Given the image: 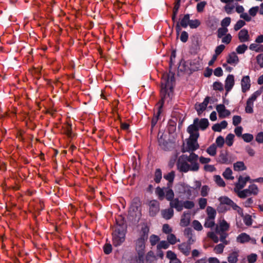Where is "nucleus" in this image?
Instances as JSON below:
<instances>
[{"mask_svg":"<svg viewBox=\"0 0 263 263\" xmlns=\"http://www.w3.org/2000/svg\"><path fill=\"white\" fill-rule=\"evenodd\" d=\"M218 161L222 164L228 163L229 160L227 155L224 153H221L219 156Z\"/></svg>","mask_w":263,"mask_h":263,"instance_id":"42","label":"nucleus"},{"mask_svg":"<svg viewBox=\"0 0 263 263\" xmlns=\"http://www.w3.org/2000/svg\"><path fill=\"white\" fill-rule=\"evenodd\" d=\"M209 123L207 119L203 118L199 120L198 126L202 130H205L209 126Z\"/></svg>","mask_w":263,"mask_h":263,"instance_id":"28","label":"nucleus"},{"mask_svg":"<svg viewBox=\"0 0 263 263\" xmlns=\"http://www.w3.org/2000/svg\"><path fill=\"white\" fill-rule=\"evenodd\" d=\"M141 205V202L139 198L136 197L134 198L132 201L131 204V208L133 209V211H137L138 210L139 208L140 207Z\"/></svg>","mask_w":263,"mask_h":263,"instance_id":"24","label":"nucleus"},{"mask_svg":"<svg viewBox=\"0 0 263 263\" xmlns=\"http://www.w3.org/2000/svg\"><path fill=\"white\" fill-rule=\"evenodd\" d=\"M216 143L219 147H222L224 143V139L223 137L219 136L216 140Z\"/></svg>","mask_w":263,"mask_h":263,"instance_id":"60","label":"nucleus"},{"mask_svg":"<svg viewBox=\"0 0 263 263\" xmlns=\"http://www.w3.org/2000/svg\"><path fill=\"white\" fill-rule=\"evenodd\" d=\"M225 106L223 104L217 105L216 107L217 111L218 113L219 117L220 118H224V116L222 115V111H224Z\"/></svg>","mask_w":263,"mask_h":263,"instance_id":"36","label":"nucleus"},{"mask_svg":"<svg viewBox=\"0 0 263 263\" xmlns=\"http://www.w3.org/2000/svg\"><path fill=\"white\" fill-rule=\"evenodd\" d=\"M149 213L151 216H155L159 211V203L155 200H153L149 203Z\"/></svg>","mask_w":263,"mask_h":263,"instance_id":"8","label":"nucleus"},{"mask_svg":"<svg viewBox=\"0 0 263 263\" xmlns=\"http://www.w3.org/2000/svg\"><path fill=\"white\" fill-rule=\"evenodd\" d=\"M162 178V172L160 168H157L155 172L154 180L157 183H159Z\"/></svg>","mask_w":263,"mask_h":263,"instance_id":"31","label":"nucleus"},{"mask_svg":"<svg viewBox=\"0 0 263 263\" xmlns=\"http://www.w3.org/2000/svg\"><path fill=\"white\" fill-rule=\"evenodd\" d=\"M234 85V77L232 74H229L225 81L224 87L226 91H230Z\"/></svg>","mask_w":263,"mask_h":263,"instance_id":"12","label":"nucleus"},{"mask_svg":"<svg viewBox=\"0 0 263 263\" xmlns=\"http://www.w3.org/2000/svg\"><path fill=\"white\" fill-rule=\"evenodd\" d=\"M169 247L168 243L166 241H161L157 245V248L158 250L161 249H166Z\"/></svg>","mask_w":263,"mask_h":263,"instance_id":"55","label":"nucleus"},{"mask_svg":"<svg viewBox=\"0 0 263 263\" xmlns=\"http://www.w3.org/2000/svg\"><path fill=\"white\" fill-rule=\"evenodd\" d=\"M220 202L222 204H227L228 205H230L231 203H232V200L229 198L228 197L224 196V197H221L219 199Z\"/></svg>","mask_w":263,"mask_h":263,"instance_id":"46","label":"nucleus"},{"mask_svg":"<svg viewBox=\"0 0 263 263\" xmlns=\"http://www.w3.org/2000/svg\"><path fill=\"white\" fill-rule=\"evenodd\" d=\"M199 121L198 118H195L194 120L193 124L190 125L187 128V132L190 134V137H194L197 135L199 137V134L198 132L199 127L198 126Z\"/></svg>","mask_w":263,"mask_h":263,"instance_id":"5","label":"nucleus"},{"mask_svg":"<svg viewBox=\"0 0 263 263\" xmlns=\"http://www.w3.org/2000/svg\"><path fill=\"white\" fill-rule=\"evenodd\" d=\"M156 194L158 196L159 199L162 200L165 197V193L164 189H162L160 187H157L156 189Z\"/></svg>","mask_w":263,"mask_h":263,"instance_id":"33","label":"nucleus"},{"mask_svg":"<svg viewBox=\"0 0 263 263\" xmlns=\"http://www.w3.org/2000/svg\"><path fill=\"white\" fill-rule=\"evenodd\" d=\"M165 190V198L168 201H172L173 199H174V193L173 191L170 189V187H167V188H164Z\"/></svg>","mask_w":263,"mask_h":263,"instance_id":"30","label":"nucleus"},{"mask_svg":"<svg viewBox=\"0 0 263 263\" xmlns=\"http://www.w3.org/2000/svg\"><path fill=\"white\" fill-rule=\"evenodd\" d=\"M243 140L246 142H250L253 139V136L250 134H244L242 135Z\"/></svg>","mask_w":263,"mask_h":263,"instance_id":"53","label":"nucleus"},{"mask_svg":"<svg viewBox=\"0 0 263 263\" xmlns=\"http://www.w3.org/2000/svg\"><path fill=\"white\" fill-rule=\"evenodd\" d=\"M170 206L173 209L175 208L178 212H180L183 210L182 201L179 200L178 198H174L170 202Z\"/></svg>","mask_w":263,"mask_h":263,"instance_id":"11","label":"nucleus"},{"mask_svg":"<svg viewBox=\"0 0 263 263\" xmlns=\"http://www.w3.org/2000/svg\"><path fill=\"white\" fill-rule=\"evenodd\" d=\"M229 224L224 220L220 222L219 226H217L215 228L216 233L220 232V231L226 232L229 230Z\"/></svg>","mask_w":263,"mask_h":263,"instance_id":"19","label":"nucleus"},{"mask_svg":"<svg viewBox=\"0 0 263 263\" xmlns=\"http://www.w3.org/2000/svg\"><path fill=\"white\" fill-rule=\"evenodd\" d=\"M217 37L221 39L223 43L228 44L232 40L231 34H217Z\"/></svg>","mask_w":263,"mask_h":263,"instance_id":"22","label":"nucleus"},{"mask_svg":"<svg viewBox=\"0 0 263 263\" xmlns=\"http://www.w3.org/2000/svg\"><path fill=\"white\" fill-rule=\"evenodd\" d=\"M250 195L251 194L249 192L248 189L238 192V196L241 198H245Z\"/></svg>","mask_w":263,"mask_h":263,"instance_id":"49","label":"nucleus"},{"mask_svg":"<svg viewBox=\"0 0 263 263\" xmlns=\"http://www.w3.org/2000/svg\"><path fill=\"white\" fill-rule=\"evenodd\" d=\"M234 170L236 171H245L247 167L242 161H238L234 164Z\"/></svg>","mask_w":263,"mask_h":263,"instance_id":"26","label":"nucleus"},{"mask_svg":"<svg viewBox=\"0 0 263 263\" xmlns=\"http://www.w3.org/2000/svg\"><path fill=\"white\" fill-rule=\"evenodd\" d=\"M248 190L251 194H253L254 195H256L258 192V189L257 185L254 184L249 185Z\"/></svg>","mask_w":263,"mask_h":263,"instance_id":"37","label":"nucleus"},{"mask_svg":"<svg viewBox=\"0 0 263 263\" xmlns=\"http://www.w3.org/2000/svg\"><path fill=\"white\" fill-rule=\"evenodd\" d=\"M220 235V240L225 245L228 244V241L226 240V237L228 236V234L226 232L220 231V232L216 233Z\"/></svg>","mask_w":263,"mask_h":263,"instance_id":"47","label":"nucleus"},{"mask_svg":"<svg viewBox=\"0 0 263 263\" xmlns=\"http://www.w3.org/2000/svg\"><path fill=\"white\" fill-rule=\"evenodd\" d=\"M146 240L138 238L136 241V249L139 256H142L144 253L145 243Z\"/></svg>","mask_w":263,"mask_h":263,"instance_id":"10","label":"nucleus"},{"mask_svg":"<svg viewBox=\"0 0 263 263\" xmlns=\"http://www.w3.org/2000/svg\"><path fill=\"white\" fill-rule=\"evenodd\" d=\"M178 249L184 255L188 256L190 253L191 247L190 245L183 242L178 245Z\"/></svg>","mask_w":263,"mask_h":263,"instance_id":"17","label":"nucleus"},{"mask_svg":"<svg viewBox=\"0 0 263 263\" xmlns=\"http://www.w3.org/2000/svg\"><path fill=\"white\" fill-rule=\"evenodd\" d=\"M213 89L215 90L222 91L223 90L222 84L219 82H215L213 84Z\"/></svg>","mask_w":263,"mask_h":263,"instance_id":"54","label":"nucleus"},{"mask_svg":"<svg viewBox=\"0 0 263 263\" xmlns=\"http://www.w3.org/2000/svg\"><path fill=\"white\" fill-rule=\"evenodd\" d=\"M206 152L211 156H214L216 154V146L213 144L206 149Z\"/></svg>","mask_w":263,"mask_h":263,"instance_id":"39","label":"nucleus"},{"mask_svg":"<svg viewBox=\"0 0 263 263\" xmlns=\"http://www.w3.org/2000/svg\"><path fill=\"white\" fill-rule=\"evenodd\" d=\"M206 5V2L205 1L201 2L197 5V10L198 12H202L205 6Z\"/></svg>","mask_w":263,"mask_h":263,"instance_id":"59","label":"nucleus"},{"mask_svg":"<svg viewBox=\"0 0 263 263\" xmlns=\"http://www.w3.org/2000/svg\"><path fill=\"white\" fill-rule=\"evenodd\" d=\"M193 227L197 231H201L202 229V225L198 220H196L193 221Z\"/></svg>","mask_w":263,"mask_h":263,"instance_id":"62","label":"nucleus"},{"mask_svg":"<svg viewBox=\"0 0 263 263\" xmlns=\"http://www.w3.org/2000/svg\"><path fill=\"white\" fill-rule=\"evenodd\" d=\"M210 191V188L208 185H203L201 187V195L202 197H205L208 195V192Z\"/></svg>","mask_w":263,"mask_h":263,"instance_id":"57","label":"nucleus"},{"mask_svg":"<svg viewBox=\"0 0 263 263\" xmlns=\"http://www.w3.org/2000/svg\"><path fill=\"white\" fill-rule=\"evenodd\" d=\"M116 225L112 233V243L115 247L120 246L125 240L126 224L121 216L116 219Z\"/></svg>","mask_w":263,"mask_h":263,"instance_id":"2","label":"nucleus"},{"mask_svg":"<svg viewBox=\"0 0 263 263\" xmlns=\"http://www.w3.org/2000/svg\"><path fill=\"white\" fill-rule=\"evenodd\" d=\"M250 237L246 233H242L237 237V241L241 243L249 242Z\"/></svg>","mask_w":263,"mask_h":263,"instance_id":"21","label":"nucleus"},{"mask_svg":"<svg viewBox=\"0 0 263 263\" xmlns=\"http://www.w3.org/2000/svg\"><path fill=\"white\" fill-rule=\"evenodd\" d=\"M149 228L146 224H143L142 226L139 238L147 240L148 239Z\"/></svg>","mask_w":263,"mask_h":263,"instance_id":"14","label":"nucleus"},{"mask_svg":"<svg viewBox=\"0 0 263 263\" xmlns=\"http://www.w3.org/2000/svg\"><path fill=\"white\" fill-rule=\"evenodd\" d=\"M238 38L241 42L249 41L250 36L249 34H238Z\"/></svg>","mask_w":263,"mask_h":263,"instance_id":"58","label":"nucleus"},{"mask_svg":"<svg viewBox=\"0 0 263 263\" xmlns=\"http://www.w3.org/2000/svg\"><path fill=\"white\" fill-rule=\"evenodd\" d=\"M210 97H206L204 99L203 102L201 103H196L195 105L196 110H197L198 114H201L204 110H205L209 101Z\"/></svg>","mask_w":263,"mask_h":263,"instance_id":"9","label":"nucleus"},{"mask_svg":"<svg viewBox=\"0 0 263 263\" xmlns=\"http://www.w3.org/2000/svg\"><path fill=\"white\" fill-rule=\"evenodd\" d=\"M256 61L260 67H263V54L261 53L256 57Z\"/></svg>","mask_w":263,"mask_h":263,"instance_id":"64","label":"nucleus"},{"mask_svg":"<svg viewBox=\"0 0 263 263\" xmlns=\"http://www.w3.org/2000/svg\"><path fill=\"white\" fill-rule=\"evenodd\" d=\"M239 62V58L235 52L230 53L227 58V62L233 65L237 64Z\"/></svg>","mask_w":263,"mask_h":263,"instance_id":"15","label":"nucleus"},{"mask_svg":"<svg viewBox=\"0 0 263 263\" xmlns=\"http://www.w3.org/2000/svg\"><path fill=\"white\" fill-rule=\"evenodd\" d=\"M104 252L106 254H110L112 251V246L110 243H106L103 247Z\"/></svg>","mask_w":263,"mask_h":263,"instance_id":"61","label":"nucleus"},{"mask_svg":"<svg viewBox=\"0 0 263 263\" xmlns=\"http://www.w3.org/2000/svg\"><path fill=\"white\" fill-rule=\"evenodd\" d=\"M191 40L192 46L191 48V52L195 54L196 53L199 49L201 41L200 40L199 36L197 34L193 35L191 37Z\"/></svg>","mask_w":263,"mask_h":263,"instance_id":"6","label":"nucleus"},{"mask_svg":"<svg viewBox=\"0 0 263 263\" xmlns=\"http://www.w3.org/2000/svg\"><path fill=\"white\" fill-rule=\"evenodd\" d=\"M232 171L230 168H227L223 173V176L227 179H233L234 177L232 176Z\"/></svg>","mask_w":263,"mask_h":263,"instance_id":"34","label":"nucleus"},{"mask_svg":"<svg viewBox=\"0 0 263 263\" xmlns=\"http://www.w3.org/2000/svg\"><path fill=\"white\" fill-rule=\"evenodd\" d=\"M161 212L163 217L166 219H171L174 215V210L171 208L162 210Z\"/></svg>","mask_w":263,"mask_h":263,"instance_id":"23","label":"nucleus"},{"mask_svg":"<svg viewBox=\"0 0 263 263\" xmlns=\"http://www.w3.org/2000/svg\"><path fill=\"white\" fill-rule=\"evenodd\" d=\"M200 24V22L198 20H190L189 26L191 28H196Z\"/></svg>","mask_w":263,"mask_h":263,"instance_id":"52","label":"nucleus"},{"mask_svg":"<svg viewBox=\"0 0 263 263\" xmlns=\"http://www.w3.org/2000/svg\"><path fill=\"white\" fill-rule=\"evenodd\" d=\"M214 177L215 181L218 186L221 187H224L226 186L224 180L219 175H215Z\"/></svg>","mask_w":263,"mask_h":263,"instance_id":"32","label":"nucleus"},{"mask_svg":"<svg viewBox=\"0 0 263 263\" xmlns=\"http://www.w3.org/2000/svg\"><path fill=\"white\" fill-rule=\"evenodd\" d=\"M241 89L243 92H246L248 90L251 86L250 80L248 76L242 78L241 81Z\"/></svg>","mask_w":263,"mask_h":263,"instance_id":"13","label":"nucleus"},{"mask_svg":"<svg viewBox=\"0 0 263 263\" xmlns=\"http://www.w3.org/2000/svg\"><path fill=\"white\" fill-rule=\"evenodd\" d=\"M175 176V173L174 171H172L168 174L164 175L163 177L165 179L168 181L167 186L168 187H171L172 185L173 182L174 180V178Z\"/></svg>","mask_w":263,"mask_h":263,"instance_id":"20","label":"nucleus"},{"mask_svg":"<svg viewBox=\"0 0 263 263\" xmlns=\"http://www.w3.org/2000/svg\"><path fill=\"white\" fill-rule=\"evenodd\" d=\"M250 49L252 50L255 51L256 52H262L263 51V46L258 45L256 44H251L249 47Z\"/></svg>","mask_w":263,"mask_h":263,"instance_id":"35","label":"nucleus"},{"mask_svg":"<svg viewBox=\"0 0 263 263\" xmlns=\"http://www.w3.org/2000/svg\"><path fill=\"white\" fill-rule=\"evenodd\" d=\"M206 212L208 218L210 219H214L215 217L216 212V210L211 206H208L206 208Z\"/></svg>","mask_w":263,"mask_h":263,"instance_id":"29","label":"nucleus"},{"mask_svg":"<svg viewBox=\"0 0 263 263\" xmlns=\"http://www.w3.org/2000/svg\"><path fill=\"white\" fill-rule=\"evenodd\" d=\"M71 125L67 124L64 127V133L69 137H72Z\"/></svg>","mask_w":263,"mask_h":263,"instance_id":"44","label":"nucleus"},{"mask_svg":"<svg viewBox=\"0 0 263 263\" xmlns=\"http://www.w3.org/2000/svg\"><path fill=\"white\" fill-rule=\"evenodd\" d=\"M255 140L258 143H263V132L258 133L255 137Z\"/></svg>","mask_w":263,"mask_h":263,"instance_id":"63","label":"nucleus"},{"mask_svg":"<svg viewBox=\"0 0 263 263\" xmlns=\"http://www.w3.org/2000/svg\"><path fill=\"white\" fill-rule=\"evenodd\" d=\"M178 170L182 172H187L189 171H193L192 170V165L189 164L187 161L179 160L177 163Z\"/></svg>","mask_w":263,"mask_h":263,"instance_id":"7","label":"nucleus"},{"mask_svg":"<svg viewBox=\"0 0 263 263\" xmlns=\"http://www.w3.org/2000/svg\"><path fill=\"white\" fill-rule=\"evenodd\" d=\"M199 138L197 135L194 137H189L186 141V145L182 149V152L185 153L186 152H194L199 147V145L197 142V139Z\"/></svg>","mask_w":263,"mask_h":263,"instance_id":"3","label":"nucleus"},{"mask_svg":"<svg viewBox=\"0 0 263 263\" xmlns=\"http://www.w3.org/2000/svg\"><path fill=\"white\" fill-rule=\"evenodd\" d=\"M248 49V46L245 44H242L239 45L236 50L237 53L238 54H242L243 53Z\"/></svg>","mask_w":263,"mask_h":263,"instance_id":"45","label":"nucleus"},{"mask_svg":"<svg viewBox=\"0 0 263 263\" xmlns=\"http://www.w3.org/2000/svg\"><path fill=\"white\" fill-rule=\"evenodd\" d=\"M175 82L174 73L172 72L171 74L168 73H164L162 77L161 89V100L157 103L158 111L156 115H154L151 121V132H152L153 128L157 124L159 119V117L161 113V109L164 102V99L167 95L170 96V93L167 92L169 89L170 92L173 91V82Z\"/></svg>","mask_w":263,"mask_h":263,"instance_id":"1","label":"nucleus"},{"mask_svg":"<svg viewBox=\"0 0 263 263\" xmlns=\"http://www.w3.org/2000/svg\"><path fill=\"white\" fill-rule=\"evenodd\" d=\"M250 179V178L249 176H247L244 178L240 176L238 178V182L235 184L236 188L238 190L242 189L245 186L247 181H249Z\"/></svg>","mask_w":263,"mask_h":263,"instance_id":"16","label":"nucleus"},{"mask_svg":"<svg viewBox=\"0 0 263 263\" xmlns=\"http://www.w3.org/2000/svg\"><path fill=\"white\" fill-rule=\"evenodd\" d=\"M253 103L247 100L246 106L245 107V111L247 113L252 114L253 112Z\"/></svg>","mask_w":263,"mask_h":263,"instance_id":"41","label":"nucleus"},{"mask_svg":"<svg viewBox=\"0 0 263 263\" xmlns=\"http://www.w3.org/2000/svg\"><path fill=\"white\" fill-rule=\"evenodd\" d=\"M198 204L201 209H204L207 204V199L204 198H200L198 199Z\"/></svg>","mask_w":263,"mask_h":263,"instance_id":"50","label":"nucleus"},{"mask_svg":"<svg viewBox=\"0 0 263 263\" xmlns=\"http://www.w3.org/2000/svg\"><path fill=\"white\" fill-rule=\"evenodd\" d=\"M245 21L242 20H239L237 22L236 24L234 26V30L235 31H238L239 29H240L242 27H243L245 25Z\"/></svg>","mask_w":263,"mask_h":263,"instance_id":"56","label":"nucleus"},{"mask_svg":"<svg viewBox=\"0 0 263 263\" xmlns=\"http://www.w3.org/2000/svg\"><path fill=\"white\" fill-rule=\"evenodd\" d=\"M190 222V213L184 212L180 220V225L182 227L187 226Z\"/></svg>","mask_w":263,"mask_h":263,"instance_id":"18","label":"nucleus"},{"mask_svg":"<svg viewBox=\"0 0 263 263\" xmlns=\"http://www.w3.org/2000/svg\"><path fill=\"white\" fill-rule=\"evenodd\" d=\"M182 157L184 158L186 161L189 162H190L192 165V170L194 172H196L198 171L199 166V164L197 162L198 156L197 155L192 152L190 154V156H187L186 155H182Z\"/></svg>","mask_w":263,"mask_h":263,"instance_id":"4","label":"nucleus"},{"mask_svg":"<svg viewBox=\"0 0 263 263\" xmlns=\"http://www.w3.org/2000/svg\"><path fill=\"white\" fill-rule=\"evenodd\" d=\"M160 240L159 237L156 235H152L149 238V241L152 246H155Z\"/></svg>","mask_w":263,"mask_h":263,"instance_id":"48","label":"nucleus"},{"mask_svg":"<svg viewBox=\"0 0 263 263\" xmlns=\"http://www.w3.org/2000/svg\"><path fill=\"white\" fill-rule=\"evenodd\" d=\"M243 220L245 224L247 226H250L252 224V219L251 215L246 214L243 216Z\"/></svg>","mask_w":263,"mask_h":263,"instance_id":"40","label":"nucleus"},{"mask_svg":"<svg viewBox=\"0 0 263 263\" xmlns=\"http://www.w3.org/2000/svg\"><path fill=\"white\" fill-rule=\"evenodd\" d=\"M167 239L168 242L171 245L175 244L177 241L176 237L173 234H168L167 237Z\"/></svg>","mask_w":263,"mask_h":263,"instance_id":"51","label":"nucleus"},{"mask_svg":"<svg viewBox=\"0 0 263 263\" xmlns=\"http://www.w3.org/2000/svg\"><path fill=\"white\" fill-rule=\"evenodd\" d=\"M190 20V15L189 14L184 15L180 21V26L183 28H186L189 25Z\"/></svg>","mask_w":263,"mask_h":263,"instance_id":"27","label":"nucleus"},{"mask_svg":"<svg viewBox=\"0 0 263 263\" xmlns=\"http://www.w3.org/2000/svg\"><path fill=\"white\" fill-rule=\"evenodd\" d=\"M183 208L187 209H191L194 207L195 203L192 201L186 200L182 202Z\"/></svg>","mask_w":263,"mask_h":263,"instance_id":"43","label":"nucleus"},{"mask_svg":"<svg viewBox=\"0 0 263 263\" xmlns=\"http://www.w3.org/2000/svg\"><path fill=\"white\" fill-rule=\"evenodd\" d=\"M238 253L234 251L230 253L228 257V260L229 263H236L238 261Z\"/></svg>","mask_w":263,"mask_h":263,"instance_id":"25","label":"nucleus"},{"mask_svg":"<svg viewBox=\"0 0 263 263\" xmlns=\"http://www.w3.org/2000/svg\"><path fill=\"white\" fill-rule=\"evenodd\" d=\"M234 137V135L233 134H229L226 137V142L229 146L233 145Z\"/></svg>","mask_w":263,"mask_h":263,"instance_id":"38","label":"nucleus"}]
</instances>
